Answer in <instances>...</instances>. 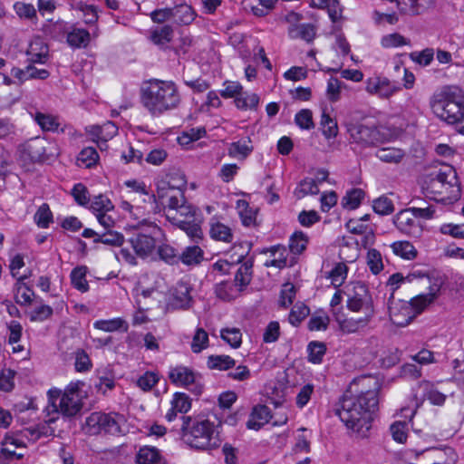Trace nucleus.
Instances as JSON below:
<instances>
[{
    "mask_svg": "<svg viewBox=\"0 0 464 464\" xmlns=\"http://www.w3.org/2000/svg\"><path fill=\"white\" fill-rule=\"evenodd\" d=\"M295 297V287L291 283H286L283 285L280 292V304L283 307H288L292 304Z\"/></svg>",
    "mask_w": 464,
    "mask_h": 464,
    "instance_id": "obj_62",
    "label": "nucleus"
},
{
    "mask_svg": "<svg viewBox=\"0 0 464 464\" xmlns=\"http://www.w3.org/2000/svg\"><path fill=\"white\" fill-rule=\"evenodd\" d=\"M376 157L387 163H399L401 161L405 153L401 149L396 148H382L376 151Z\"/></svg>",
    "mask_w": 464,
    "mask_h": 464,
    "instance_id": "obj_33",
    "label": "nucleus"
},
{
    "mask_svg": "<svg viewBox=\"0 0 464 464\" xmlns=\"http://www.w3.org/2000/svg\"><path fill=\"white\" fill-rule=\"evenodd\" d=\"M48 396L53 411L61 412L64 416H74L82 409L79 396H74L72 392L61 394V392L58 390H50Z\"/></svg>",
    "mask_w": 464,
    "mask_h": 464,
    "instance_id": "obj_10",
    "label": "nucleus"
},
{
    "mask_svg": "<svg viewBox=\"0 0 464 464\" xmlns=\"http://www.w3.org/2000/svg\"><path fill=\"white\" fill-rule=\"evenodd\" d=\"M345 84L335 77H331L327 82L326 95L330 102H335L340 99L342 88Z\"/></svg>",
    "mask_w": 464,
    "mask_h": 464,
    "instance_id": "obj_54",
    "label": "nucleus"
},
{
    "mask_svg": "<svg viewBox=\"0 0 464 464\" xmlns=\"http://www.w3.org/2000/svg\"><path fill=\"white\" fill-rule=\"evenodd\" d=\"M307 243V236L302 231H296L290 237L289 249L293 254L299 255L306 248Z\"/></svg>",
    "mask_w": 464,
    "mask_h": 464,
    "instance_id": "obj_41",
    "label": "nucleus"
},
{
    "mask_svg": "<svg viewBox=\"0 0 464 464\" xmlns=\"http://www.w3.org/2000/svg\"><path fill=\"white\" fill-rule=\"evenodd\" d=\"M366 87L365 90L370 94H376L381 98H389L398 90L394 83L391 82V81L385 77H371L365 82Z\"/></svg>",
    "mask_w": 464,
    "mask_h": 464,
    "instance_id": "obj_13",
    "label": "nucleus"
},
{
    "mask_svg": "<svg viewBox=\"0 0 464 464\" xmlns=\"http://www.w3.org/2000/svg\"><path fill=\"white\" fill-rule=\"evenodd\" d=\"M90 41V33L85 29L74 28L67 34V43L74 48L86 47Z\"/></svg>",
    "mask_w": 464,
    "mask_h": 464,
    "instance_id": "obj_29",
    "label": "nucleus"
},
{
    "mask_svg": "<svg viewBox=\"0 0 464 464\" xmlns=\"http://www.w3.org/2000/svg\"><path fill=\"white\" fill-rule=\"evenodd\" d=\"M392 439L399 442L404 443L407 440V423L405 421H395L390 427Z\"/></svg>",
    "mask_w": 464,
    "mask_h": 464,
    "instance_id": "obj_59",
    "label": "nucleus"
},
{
    "mask_svg": "<svg viewBox=\"0 0 464 464\" xmlns=\"http://www.w3.org/2000/svg\"><path fill=\"white\" fill-rule=\"evenodd\" d=\"M124 422V417L119 413L94 411L86 418L83 429L89 435H120L123 433L121 426Z\"/></svg>",
    "mask_w": 464,
    "mask_h": 464,
    "instance_id": "obj_7",
    "label": "nucleus"
},
{
    "mask_svg": "<svg viewBox=\"0 0 464 464\" xmlns=\"http://www.w3.org/2000/svg\"><path fill=\"white\" fill-rule=\"evenodd\" d=\"M221 338L233 348H238L242 343V334L239 329L227 328L221 330Z\"/></svg>",
    "mask_w": 464,
    "mask_h": 464,
    "instance_id": "obj_55",
    "label": "nucleus"
},
{
    "mask_svg": "<svg viewBox=\"0 0 464 464\" xmlns=\"http://www.w3.org/2000/svg\"><path fill=\"white\" fill-rule=\"evenodd\" d=\"M207 364L212 370L227 371L236 365V361L229 355H210Z\"/></svg>",
    "mask_w": 464,
    "mask_h": 464,
    "instance_id": "obj_32",
    "label": "nucleus"
},
{
    "mask_svg": "<svg viewBox=\"0 0 464 464\" xmlns=\"http://www.w3.org/2000/svg\"><path fill=\"white\" fill-rule=\"evenodd\" d=\"M177 189V186L171 185L169 181H160L157 187V195H150L151 199L156 204V208H159V205H161L165 208V201L169 199L173 192Z\"/></svg>",
    "mask_w": 464,
    "mask_h": 464,
    "instance_id": "obj_23",
    "label": "nucleus"
},
{
    "mask_svg": "<svg viewBox=\"0 0 464 464\" xmlns=\"http://www.w3.org/2000/svg\"><path fill=\"white\" fill-rule=\"evenodd\" d=\"M180 102L179 88L172 81L150 79L140 88V103L151 116L159 117L175 110Z\"/></svg>",
    "mask_w": 464,
    "mask_h": 464,
    "instance_id": "obj_2",
    "label": "nucleus"
},
{
    "mask_svg": "<svg viewBox=\"0 0 464 464\" xmlns=\"http://www.w3.org/2000/svg\"><path fill=\"white\" fill-rule=\"evenodd\" d=\"M15 372L11 369H4L0 373V391L8 392L14 386V378Z\"/></svg>",
    "mask_w": 464,
    "mask_h": 464,
    "instance_id": "obj_63",
    "label": "nucleus"
},
{
    "mask_svg": "<svg viewBox=\"0 0 464 464\" xmlns=\"http://www.w3.org/2000/svg\"><path fill=\"white\" fill-rule=\"evenodd\" d=\"M48 52V45L41 38H35L30 43L26 54L32 63H44Z\"/></svg>",
    "mask_w": 464,
    "mask_h": 464,
    "instance_id": "obj_19",
    "label": "nucleus"
},
{
    "mask_svg": "<svg viewBox=\"0 0 464 464\" xmlns=\"http://www.w3.org/2000/svg\"><path fill=\"white\" fill-rule=\"evenodd\" d=\"M252 151L253 147L241 140L232 142L228 148V155L233 158L246 159Z\"/></svg>",
    "mask_w": 464,
    "mask_h": 464,
    "instance_id": "obj_47",
    "label": "nucleus"
},
{
    "mask_svg": "<svg viewBox=\"0 0 464 464\" xmlns=\"http://www.w3.org/2000/svg\"><path fill=\"white\" fill-rule=\"evenodd\" d=\"M236 287L235 284L230 281H221L215 285V294L218 299L230 302L237 296L238 290Z\"/></svg>",
    "mask_w": 464,
    "mask_h": 464,
    "instance_id": "obj_28",
    "label": "nucleus"
},
{
    "mask_svg": "<svg viewBox=\"0 0 464 464\" xmlns=\"http://www.w3.org/2000/svg\"><path fill=\"white\" fill-rule=\"evenodd\" d=\"M171 404L174 410H177L179 412L181 413H186L191 408L189 397L183 392H176L174 394Z\"/></svg>",
    "mask_w": 464,
    "mask_h": 464,
    "instance_id": "obj_58",
    "label": "nucleus"
},
{
    "mask_svg": "<svg viewBox=\"0 0 464 464\" xmlns=\"http://www.w3.org/2000/svg\"><path fill=\"white\" fill-rule=\"evenodd\" d=\"M94 328L104 332H114L122 329L123 332L128 331V324L121 318H114L111 320H99L93 324Z\"/></svg>",
    "mask_w": 464,
    "mask_h": 464,
    "instance_id": "obj_34",
    "label": "nucleus"
},
{
    "mask_svg": "<svg viewBox=\"0 0 464 464\" xmlns=\"http://www.w3.org/2000/svg\"><path fill=\"white\" fill-rule=\"evenodd\" d=\"M441 285L442 283L438 281L433 283L430 286L428 294H421L411 299V306L414 308L417 311V313H420L421 311H423L425 307L433 303L435 299L439 296Z\"/></svg>",
    "mask_w": 464,
    "mask_h": 464,
    "instance_id": "obj_15",
    "label": "nucleus"
},
{
    "mask_svg": "<svg viewBox=\"0 0 464 464\" xmlns=\"http://www.w3.org/2000/svg\"><path fill=\"white\" fill-rule=\"evenodd\" d=\"M363 197L364 192L361 188H353L343 198L342 205L344 208L355 209L360 206Z\"/></svg>",
    "mask_w": 464,
    "mask_h": 464,
    "instance_id": "obj_44",
    "label": "nucleus"
},
{
    "mask_svg": "<svg viewBox=\"0 0 464 464\" xmlns=\"http://www.w3.org/2000/svg\"><path fill=\"white\" fill-rule=\"evenodd\" d=\"M433 110L448 124H459L464 117V94L457 87H445L437 95Z\"/></svg>",
    "mask_w": 464,
    "mask_h": 464,
    "instance_id": "obj_5",
    "label": "nucleus"
},
{
    "mask_svg": "<svg viewBox=\"0 0 464 464\" xmlns=\"http://www.w3.org/2000/svg\"><path fill=\"white\" fill-rule=\"evenodd\" d=\"M391 246L395 255L404 259L412 260L417 256V250L413 245L408 241L394 242Z\"/></svg>",
    "mask_w": 464,
    "mask_h": 464,
    "instance_id": "obj_37",
    "label": "nucleus"
},
{
    "mask_svg": "<svg viewBox=\"0 0 464 464\" xmlns=\"http://www.w3.org/2000/svg\"><path fill=\"white\" fill-rule=\"evenodd\" d=\"M234 102L237 109L254 110L258 105L259 97L256 93L242 92Z\"/></svg>",
    "mask_w": 464,
    "mask_h": 464,
    "instance_id": "obj_42",
    "label": "nucleus"
},
{
    "mask_svg": "<svg viewBox=\"0 0 464 464\" xmlns=\"http://www.w3.org/2000/svg\"><path fill=\"white\" fill-rule=\"evenodd\" d=\"M396 227L404 234L414 235L417 231V223L413 214L409 208L402 209L393 218Z\"/></svg>",
    "mask_w": 464,
    "mask_h": 464,
    "instance_id": "obj_16",
    "label": "nucleus"
},
{
    "mask_svg": "<svg viewBox=\"0 0 464 464\" xmlns=\"http://www.w3.org/2000/svg\"><path fill=\"white\" fill-rule=\"evenodd\" d=\"M372 298L367 286L361 282L353 285V294L349 295L347 307L353 312H358L364 306L369 307Z\"/></svg>",
    "mask_w": 464,
    "mask_h": 464,
    "instance_id": "obj_14",
    "label": "nucleus"
},
{
    "mask_svg": "<svg viewBox=\"0 0 464 464\" xmlns=\"http://www.w3.org/2000/svg\"><path fill=\"white\" fill-rule=\"evenodd\" d=\"M168 377L172 384L188 389L196 395H199L202 392L201 375L187 366L177 365L171 367Z\"/></svg>",
    "mask_w": 464,
    "mask_h": 464,
    "instance_id": "obj_8",
    "label": "nucleus"
},
{
    "mask_svg": "<svg viewBox=\"0 0 464 464\" xmlns=\"http://www.w3.org/2000/svg\"><path fill=\"white\" fill-rule=\"evenodd\" d=\"M347 266L343 263H338L330 271L329 277L332 280V284L334 287H339L343 283L347 276Z\"/></svg>",
    "mask_w": 464,
    "mask_h": 464,
    "instance_id": "obj_57",
    "label": "nucleus"
},
{
    "mask_svg": "<svg viewBox=\"0 0 464 464\" xmlns=\"http://www.w3.org/2000/svg\"><path fill=\"white\" fill-rule=\"evenodd\" d=\"M87 266H78L74 267L70 275L72 286L82 293L89 290V284L86 280Z\"/></svg>",
    "mask_w": 464,
    "mask_h": 464,
    "instance_id": "obj_25",
    "label": "nucleus"
},
{
    "mask_svg": "<svg viewBox=\"0 0 464 464\" xmlns=\"http://www.w3.org/2000/svg\"><path fill=\"white\" fill-rule=\"evenodd\" d=\"M34 119L43 131L55 132L59 130L60 122L58 117L54 115L36 111L34 115Z\"/></svg>",
    "mask_w": 464,
    "mask_h": 464,
    "instance_id": "obj_24",
    "label": "nucleus"
},
{
    "mask_svg": "<svg viewBox=\"0 0 464 464\" xmlns=\"http://www.w3.org/2000/svg\"><path fill=\"white\" fill-rule=\"evenodd\" d=\"M27 278V276H22L17 279L16 282V302L22 305L30 304L32 303V296L34 292L27 286H25L24 280Z\"/></svg>",
    "mask_w": 464,
    "mask_h": 464,
    "instance_id": "obj_38",
    "label": "nucleus"
},
{
    "mask_svg": "<svg viewBox=\"0 0 464 464\" xmlns=\"http://www.w3.org/2000/svg\"><path fill=\"white\" fill-rule=\"evenodd\" d=\"M192 287L189 283L179 281L172 291L169 305L173 309L187 310L191 307L193 298L190 295Z\"/></svg>",
    "mask_w": 464,
    "mask_h": 464,
    "instance_id": "obj_12",
    "label": "nucleus"
},
{
    "mask_svg": "<svg viewBox=\"0 0 464 464\" xmlns=\"http://www.w3.org/2000/svg\"><path fill=\"white\" fill-rule=\"evenodd\" d=\"M252 267L253 260L248 259L237 269L235 275L234 284L237 286L238 292H242L250 284L253 274Z\"/></svg>",
    "mask_w": 464,
    "mask_h": 464,
    "instance_id": "obj_22",
    "label": "nucleus"
},
{
    "mask_svg": "<svg viewBox=\"0 0 464 464\" xmlns=\"http://www.w3.org/2000/svg\"><path fill=\"white\" fill-rule=\"evenodd\" d=\"M93 242L102 243L111 246H120L124 242V237L119 232L108 230L102 234H100V236H97V237L93 239Z\"/></svg>",
    "mask_w": 464,
    "mask_h": 464,
    "instance_id": "obj_39",
    "label": "nucleus"
},
{
    "mask_svg": "<svg viewBox=\"0 0 464 464\" xmlns=\"http://www.w3.org/2000/svg\"><path fill=\"white\" fill-rule=\"evenodd\" d=\"M371 314H367L364 317H360L358 319L355 318H346L339 321V326L343 333L344 334H354L357 333L360 329L364 328L369 321Z\"/></svg>",
    "mask_w": 464,
    "mask_h": 464,
    "instance_id": "obj_26",
    "label": "nucleus"
},
{
    "mask_svg": "<svg viewBox=\"0 0 464 464\" xmlns=\"http://www.w3.org/2000/svg\"><path fill=\"white\" fill-rule=\"evenodd\" d=\"M271 411L266 405H256L251 412V419L246 422L250 430H258L271 419Z\"/></svg>",
    "mask_w": 464,
    "mask_h": 464,
    "instance_id": "obj_18",
    "label": "nucleus"
},
{
    "mask_svg": "<svg viewBox=\"0 0 464 464\" xmlns=\"http://www.w3.org/2000/svg\"><path fill=\"white\" fill-rule=\"evenodd\" d=\"M167 219L174 226L183 230L188 237L198 243L203 238L198 209L188 202L181 204L175 213H166Z\"/></svg>",
    "mask_w": 464,
    "mask_h": 464,
    "instance_id": "obj_6",
    "label": "nucleus"
},
{
    "mask_svg": "<svg viewBox=\"0 0 464 464\" xmlns=\"http://www.w3.org/2000/svg\"><path fill=\"white\" fill-rule=\"evenodd\" d=\"M24 153L33 162L44 160L46 158L45 141L39 137L29 140L24 146Z\"/></svg>",
    "mask_w": 464,
    "mask_h": 464,
    "instance_id": "obj_17",
    "label": "nucleus"
},
{
    "mask_svg": "<svg viewBox=\"0 0 464 464\" xmlns=\"http://www.w3.org/2000/svg\"><path fill=\"white\" fill-rule=\"evenodd\" d=\"M319 188L316 181L312 178H304L302 179L295 190L297 198H302L307 195H317Z\"/></svg>",
    "mask_w": 464,
    "mask_h": 464,
    "instance_id": "obj_36",
    "label": "nucleus"
},
{
    "mask_svg": "<svg viewBox=\"0 0 464 464\" xmlns=\"http://www.w3.org/2000/svg\"><path fill=\"white\" fill-rule=\"evenodd\" d=\"M320 123L323 127V134L326 139L336 137L338 133L337 123L325 111H324L322 114Z\"/></svg>",
    "mask_w": 464,
    "mask_h": 464,
    "instance_id": "obj_50",
    "label": "nucleus"
},
{
    "mask_svg": "<svg viewBox=\"0 0 464 464\" xmlns=\"http://www.w3.org/2000/svg\"><path fill=\"white\" fill-rule=\"evenodd\" d=\"M14 9L20 18L31 20L36 17V9L32 4L17 2L14 5Z\"/></svg>",
    "mask_w": 464,
    "mask_h": 464,
    "instance_id": "obj_61",
    "label": "nucleus"
},
{
    "mask_svg": "<svg viewBox=\"0 0 464 464\" xmlns=\"http://www.w3.org/2000/svg\"><path fill=\"white\" fill-rule=\"evenodd\" d=\"M34 220L39 227L47 228L49 227L50 223L53 222V213L48 204L44 203L39 207L34 215Z\"/></svg>",
    "mask_w": 464,
    "mask_h": 464,
    "instance_id": "obj_45",
    "label": "nucleus"
},
{
    "mask_svg": "<svg viewBox=\"0 0 464 464\" xmlns=\"http://www.w3.org/2000/svg\"><path fill=\"white\" fill-rule=\"evenodd\" d=\"M409 56L415 63L426 67L429 66L434 59V50L432 48H425L420 52H412Z\"/></svg>",
    "mask_w": 464,
    "mask_h": 464,
    "instance_id": "obj_46",
    "label": "nucleus"
},
{
    "mask_svg": "<svg viewBox=\"0 0 464 464\" xmlns=\"http://www.w3.org/2000/svg\"><path fill=\"white\" fill-rule=\"evenodd\" d=\"M195 17V11L187 4H180L171 8V19L179 24H189Z\"/></svg>",
    "mask_w": 464,
    "mask_h": 464,
    "instance_id": "obj_21",
    "label": "nucleus"
},
{
    "mask_svg": "<svg viewBox=\"0 0 464 464\" xmlns=\"http://www.w3.org/2000/svg\"><path fill=\"white\" fill-rule=\"evenodd\" d=\"M181 430L184 441L191 448L207 450L220 445L219 432L209 420L182 416Z\"/></svg>",
    "mask_w": 464,
    "mask_h": 464,
    "instance_id": "obj_4",
    "label": "nucleus"
},
{
    "mask_svg": "<svg viewBox=\"0 0 464 464\" xmlns=\"http://www.w3.org/2000/svg\"><path fill=\"white\" fill-rule=\"evenodd\" d=\"M346 128L353 142L363 148L374 146L382 140L381 133L374 123H348Z\"/></svg>",
    "mask_w": 464,
    "mask_h": 464,
    "instance_id": "obj_9",
    "label": "nucleus"
},
{
    "mask_svg": "<svg viewBox=\"0 0 464 464\" xmlns=\"http://www.w3.org/2000/svg\"><path fill=\"white\" fill-rule=\"evenodd\" d=\"M204 259V251L198 245L186 246L179 254V262L188 266L199 265Z\"/></svg>",
    "mask_w": 464,
    "mask_h": 464,
    "instance_id": "obj_20",
    "label": "nucleus"
},
{
    "mask_svg": "<svg viewBox=\"0 0 464 464\" xmlns=\"http://www.w3.org/2000/svg\"><path fill=\"white\" fill-rule=\"evenodd\" d=\"M421 189L426 194H447L442 200L448 203L458 201L461 196L460 183L456 169L446 165L438 170H433L421 179Z\"/></svg>",
    "mask_w": 464,
    "mask_h": 464,
    "instance_id": "obj_3",
    "label": "nucleus"
},
{
    "mask_svg": "<svg viewBox=\"0 0 464 464\" xmlns=\"http://www.w3.org/2000/svg\"><path fill=\"white\" fill-rule=\"evenodd\" d=\"M209 233L213 239L219 241L231 242L233 238L231 229L220 222L211 224Z\"/></svg>",
    "mask_w": 464,
    "mask_h": 464,
    "instance_id": "obj_40",
    "label": "nucleus"
},
{
    "mask_svg": "<svg viewBox=\"0 0 464 464\" xmlns=\"http://www.w3.org/2000/svg\"><path fill=\"white\" fill-rule=\"evenodd\" d=\"M289 36L293 39H303L306 42H312L315 36V28L311 24H302L295 25L289 30Z\"/></svg>",
    "mask_w": 464,
    "mask_h": 464,
    "instance_id": "obj_31",
    "label": "nucleus"
},
{
    "mask_svg": "<svg viewBox=\"0 0 464 464\" xmlns=\"http://www.w3.org/2000/svg\"><path fill=\"white\" fill-rule=\"evenodd\" d=\"M308 361L312 363H321L326 353V345L323 342L312 341L307 345Z\"/></svg>",
    "mask_w": 464,
    "mask_h": 464,
    "instance_id": "obj_35",
    "label": "nucleus"
},
{
    "mask_svg": "<svg viewBox=\"0 0 464 464\" xmlns=\"http://www.w3.org/2000/svg\"><path fill=\"white\" fill-rule=\"evenodd\" d=\"M98 160L99 154L96 149L92 147H87L82 149L77 157V160L84 164L86 168H92V166H94L97 163Z\"/></svg>",
    "mask_w": 464,
    "mask_h": 464,
    "instance_id": "obj_53",
    "label": "nucleus"
},
{
    "mask_svg": "<svg viewBox=\"0 0 464 464\" xmlns=\"http://www.w3.org/2000/svg\"><path fill=\"white\" fill-rule=\"evenodd\" d=\"M91 208L93 211L98 212L99 214L112 210L114 206L109 198L100 194L93 198Z\"/></svg>",
    "mask_w": 464,
    "mask_h": 464,
    "instance_id": "obj_60",
    "label": "nucleus"
},
{
    "mask_svg": "<svg viewBox=\"0 0 464 464\" xmlns=\"http://www.w3.org/2000/svg\"><path fill=\"white\" fill-rule=\"evenodd\" d=\"M160 258L165 263L174 266L179 263V253L169 245H162L158 248Z\"/></svg>",
    "mask_w": 464,
    "mask_h": 464,
    "instance_id": "obj_43",
    "label": "nucleus"
},
{
    "mask_svg": "<svg viewBox=\"0 0 464 464\" xmlns=\"http://www.w3.org/2000/svg\"><path fill=\"white\" fill-rule=\"evenodd\" d=\"M372 208L375 213L382 216L390 215L394 211V206L392 199L386 196H382L374 199L372 202Z\"/></svg>",
    "mask_w": 464,
    "mask_h": 464,
    "instance_id": "obj_48",
    "label": "nucleus"
},
{
    "mask_svg": "<svg viewBox=\"0 0 464 464\" xmlns=\"http://www.w3.org/2000/svg\"><path fill=\"white\" fill-rule=\"evenodd\" d=\"M295 124L303 130H311L314 127L313 113L308 109L299 111L295 117Z\"/></svg>",
    "mask_w": 464,
    "mask_h": 464,
    "instance_id": "obj_56",
    "label": "nucleus"
},
{
    "mask_svg": "<svg viewBox=\"0 0 464 464\" xmlns=\"http://www.w3.org/2000/svg\"><path fill=\"white\" fill-rule=\"evenodd\" d=\"M185 185L186 180L183 178H180L179 183L177 185V189L169 197V199L165 201V208H169L167 213H172V211L179 208L181 204L187 202L184 192L181 189V187H185Z\"/></svg>",
    "mask_w": 464,
    "mask_h": 464,
    "instance_id": "obj_30",
    "label": "nucleus"
},
{
    "mask_svg": "<svg viewBox=\"0 0 464 464\" xmlns=\"http://www.w3.org/2000/svg\"><path fill=\"white\" fill-rule=\"evenodd\" d=\"M382 46L384 48L399 47L410 44V40L398 33H393L382 36L381 40Z\"/></svg>",
    "mask_w": 464,
    "mask_h": 464,
    "instance_id": "obj_52",
    "label": "nucleus"
},
{
    "mask_svg": "<svg viewBox=\"0 0 464 464\" xmlns=\"http://www.w3.org/2000/svg\"><path fill=\"white\" fill-rule=\"evenodd\" d=\"M208 345V334L203 328H198L193 336L191 350L195 353H200Z\"/></svg>",
    "mask_w": 464,
    "mask_h": 464,
    "instance_id": "obj_49",
    "label": "nucleus"
},
{
    "mask_svg": "<svg viewBox=\"0 0 464 464\" xmlns=\"http://www.w3.org/2000/svg\"><path fill=\"white\" fill-rule=\"evenodd\" d=\"M150 235L136 233L128 240L136 255L142 258L149 256L152 253L156 246L155 236L160 233V227L155 224L150 225Z\"/></svg>",
    "mask_w": 464,
    "mask_h": 464,
    "instance_id": "obj_11",
    "label": "nucleus"
},
{
    "mask_svg": "<svg viewBox=\"0 0 464 464\" xmlns=\"http://www.w3.org/2000/svg\"><path fill=\"white\" fill-rule=\"evenodd\" d=\"M160 459L161 456L159 450L152 446L141 447L136 455L138 464H156Z\"/></svg>",
    "mask_w": 464,
    "mask_h": 464,
    "instance_id": "obj_27",
    "label": "nucleus"
},
{
    "mask_svg": "<svg viewBox=\"0 0 464 464\" xmlns=\"http://www.w3.org/2000/svg\"><path fill=\"white\" fill-rule=\"evenodd\" d=\"M367 265L371 272L374 275H378L383 269L382 255L375 248L368 250Z\"/></svg>",
    "mask_w": 464,
    "mask_h": 464,
    "instance_id": "obj_51",
    "label": "nucleus"
},
{
    "mask_svg": "<svg viewBox=\"0 0 464 464\" xmlns=\"http://www.w3.org/2000/svg\"><path fill=\"white\" fill-rule=\"evenodd\" d=\"M370 380L366 376L354 379L335 407V414L348 429L356 432L364 433L370 430L373 416L379 409V384L376 381L373 389H358L360 385L364 388L365 382Z\"/></svg>",
    "mask_w": 464,
    "mask_h": 464,
    "instance_id": "obj_1",
    "label": "nucleus"
},
{
    "mask_svg": "<svg viewBox=\"0 0 464 464\" xmlns=\"http://www.w3.org/2000/svg\"><path fill=\"white\" fill-rule=\"evenodd\" d=\"M159 382V377L152 372H146L138 381L137 385L144 392L150 391L152 387Z\"/></svg>",
    "mask_w": 464,
    "mask_h": 464,
    "instance_id": "obj_64",
    "label": "nucleus"
}]
</instances>
